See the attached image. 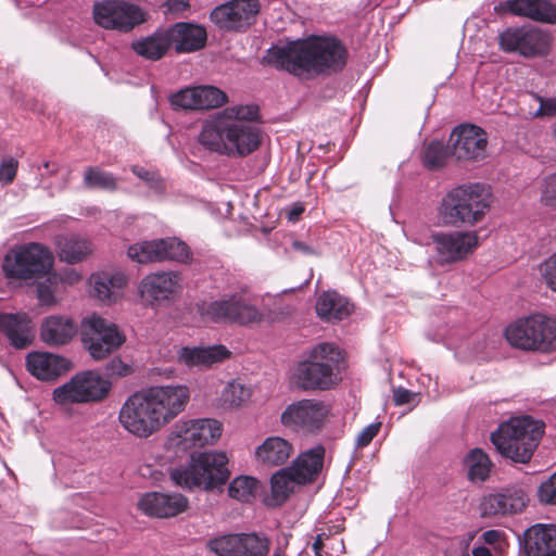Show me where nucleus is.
Wrapping results in <instances>:
<instances>
[{
	"label": "nucleus",
	"instance_id": "nucleus-1",
	"mask_svg": "<svg viewBox=\"0 0 556 556\" xmlns=\"http://www.w3.org/2000/svg\"><path fill=\"white\" fill-rule=\"evenodd\" d=\"M256 109L235 105L204 121L198 135L199 144L206 151L227 157H244L261 146L262 131L251 119Z\"/></svg>",
	"mask_w": 556,
	"mask_h": 556
},
{
	"label": "nucleus",
	"instance_id": "nucleus-2",
	"mask_svg": "<svg viewBox=\"0 0 556 556\" xmlns=\"http://www.w3.org/2000/svg\"><path fill=\"white\" fill-rule=\"evenodd\" d=\"M345 49L333 38L280 42L269 48L264 61L293 75L339 71L345 64Z\"/></svg>",
	"mask_w": 556,
	"mask_h": 556
},
{
	"label": "nucleus",
	"instance_id": "nucleus-3",
	"mask_svg": "<svg viewBox=\"0 0 556 556\" xmlns=\"http://www.w3.org/2000/svg\"><path fill=\"white\" fill-rule=\"evenodd\" d=\"M490 203L491 193L484 185H460L442 198L438 215L444 226H473L483 219Z\"/></svg>",
	"mask_w": 556,
	"mask_h": 556
},
{
	"label": "nucleus",
	"instance_id": "nucleus-4",
	"mask_svg": "<svg viewBox=\"0 0 556 556\" xmlns=\"http://www.w3.org/2000/svg\"><path fill=\"white\" fill-rule=\"evenodd\" d=\"M544 431V424L529 416L515 417L502 422L492 432L491 442L496 451L515 463H528Z\"/></svg>",
	"mask_w": 556,
	"mask_h": 556
},
{
	"label": "nucleus",
	"instance_id": "nucleus-5",
	"mask_svg": "<svg viewBox=\"0 0 556 556\" xmlns=\"http://www.w3.org/2000/svg\"><path fill=\"white\" fill-rule=\"evenodd\" d=\"M340 349L328 342L311 349L307 358L300 362L294 372L296 384L303 390H329L340 380Z\"/></svg>",
	"mask_w": 556,
	"mask_h": 556
},
{
	"label": "nucleus",
	"instance_id": "nucleus-6",
	"mask_svg": "<svg viewBox=\"0 0 556 556\" xmlns=\"http://www.w3.org/2000/svg\"><path fill=\"white\" fill-rule=\"evenodd\" d=\"M197 312L202 320L222 325L249 326L262 321L264 317L247 288L202 301L197 304Z\"/></svg>",
	"mask_w": 556,
	"mask_h": 556
},
{
	"label": "nucleus",
	"instance_id": "nucleus-7",
	"mask_svg": "<svg viewBox=\"0 0 556 556\" xmlns=\"http://www.w3.org/2000/svg\"><path fill=\"white\" fill-rule=\"evenodd\" d=\"M228 457L224 452H203L192 455L188 466L175 468L170 478L176 485L187 490H213L229 477Z\"/></svg>",
	"mask_w": 556,
	"mask_h": 556
},
{
	"label": "nucleus",
	"instance_id": "nucleus-8",
	"mask_svg": "<svg viewBox=\"0 0 556 556\" xmlns=\"http://www.w3.org/2000/svg\"><path fill=\"white\" fill-rule=\"evenodd\" d=\"M505 337L511 346L520 350L556 352V319L541 314L520 318L506 328Z\"/></svg>",
	"mask_w": 556,
	"mask_h": 556
},
{
	"label": "nucleus",
	"instance_id": "nucleus-9",
	"mask_svg": "<svg viewBox=\"0 0 556 556\" xmlns=\"http://www.w3.org/2000/svg\"><path fill=\"white\" fill-rule=\"evenodd\" d=\"M53 261L47 248L31 242L11 249L3 258L2 270L9 279L35 280L49 275Z\"/></svg>",
	"mask_w": 556,
	"mask_h": 556
},
{
	"label": "nucleus",
	"instance_id": "nucleus-10",
	"mask_svg": "<svg viewBox=\"0 0 556 556\" xmlns=\"http://www.w3.org/2000/svg\"><path fill=\"white\" fill-rule=\"evenodd\" d=\"M222 431L223 426L216 419H179L170 427L165 447L178 456L194 447L215 443Z\"/></svg>",
	"mask_w": 556,
	"mask_h": 556
},
{
	"label": "nucleus",
	"instance_id": "nucleus-11",
	"mask_svg": "<svg viewBox=\"0 0 556 556\" xmlns=\"http://www.w3.org/2000/svg\"><path fill=\"white\" fill-rule=\"evenodd\" d=\"M111 383L98 372L88 370L75 375L66 383L54 389L53 401L62 406L97 402L106 396Z\"/></svg>",
	"mask_w": 556,
	"mask_h": 556
},
{
	"label": "nucleus",
	"instance_id": "nucleus-12",
	"mask_svg": "<svg viewBox=\"0 0 556 556\" xmlns=\"http://www.w3.org/2000/svg\"><path fill=\"white\" fill-rule=\"evenodd\" d=\"M81 340L91 357L99 361L118 349L125 336L115 324L93 314L83 320Z\"/></svg>",
	"mask_w": 556,
	"mask_h": 556
},
{
	"label": "nucleus",
	"instance_id": "nucleus-13",
	"mask_svg": "<svg viewBox=\"0 0 556 556\" xmlns=\"http://www.w3.org/2000/svg\"><path fill=\"white\" fill-rule=\"evenodd\" d=\"M122 427L139 439H147L163 426L142 391L130 395L122 405L118 414Z\"/></svg>",
	"mask_w": 556,
	"mask_h": 556
},
{
	"label": "nucleus",
	"instance_id": "nucleus-14",
	"mask_svg": "<svg viewBox=\"0 0 556 556\" xmlns=\"http://www.w3.org/2000/svg\"><path fill=\"white\" fill-rule=\"evenodd\" d=\"M92 14L100 27L121 33H128L146 21V13L140 7L122 0L97 1Z\"/></svg>",
	"mask_w": 556,
	"mask_h": 556
},
{
	"label": "nucleus",
	"instance_id": "nucleus-15",
	"mask_svg": "<svg viewBox=\"0 0 556 556\" xmlns=\"http://www.w3.org/2000/svg\"><path fill=\"white\" fill-rule=\"evenodd\" d=\"M260 9L258 0H230L215 7L210 20L222 31L243 33L255 22Z\"/></svg>",
	"mask_w": 556,
	"mask_h": 556
},
{
	"label": "nucleus",
	"instance_id": "nucleus-16",
	"mask_svg": "<svg viewBox=\"0 0 556 556\" xmlns=\"http://www.w3.org/2000/svg\"><path fill=\"white\" fill-rule=\"evenodd\" d=\"M431 239L435 250V260L440 265L463 261L479 245V237L476 231H435L431 235Z\"/></svg>",
	"mask_w": 556,
	"mask_h": 556
},
{
	"label": "nucleus",
	"instance_id": "nucleus-17",
	"mask_svg": "<svg viewBox=\"0 0 556 556\" xmlns=\"http://www.w3.org/2000/svg\"><path fill=\"white\" fill-rule=\"evenodd\" d=\"M489 136L473 124H460L450 135L451 155L457 161L479 162L488 155Z\"/></svg>",
	"mask_w": 556,
	"mask_h": 556
},
{
	"label": "nucleus",
	"instance_id": "nucleus-18",
	"mask_svg": "<svg viewBox=\"0 0 556 556\" xmlns=\"http://www.w3.org/2000/svg\"><path fill=\"white\" fill-rule=\"evenodd\" d=\"M127 255L140 264L166 260L185 262L189 257V249L177 238H163L137 242L128 248Z\"/></svg>",
	"mask_w": 556,
	"mask_h": 556
},
{
	"label": "nucleus",
	"instance_id": "nucleus-19",
	"mask_svg": "<svg viewBox=\"0 0 556 556\" xmlns=\"http://www.w3.org/2000/svg\"><path fill=\"white\" fill-rule=\"evenodd\" d=\"M162 426L169 424L185 410L190 392L186 386H157L142 391Z\"/></svg>",
	"mask_w": 556,
	"mask_h": 556
},
{
	"label": "nucleus",
	"instance_id": "nucleus-20",
	"mask_svg": "<svg viewBox=\"0 0 556 556\" xmlns=\"http://www.w3.org/2000/svg\"><path fill=\"white\" fill-rule=\"evenodd\" d=\"M328 413L324 402L305 399L288 405L281 414V422L295 431L315 433L323 428Z\"/></svg>",
	"mask_w": 556,
	"mask_h": 556
},
{
	"label": "nucleus",
	"instance_id": "nucleus-21",
	"mask_svg": "<svg viewBox=\"0 0 556 556\" xmlns=\"http://www.w3.org/2000/svg\"><path fill=\"white\" fill-rule=\"evenodd\" d=\"M500 46L506 52H518L523 56H533L547 52L549 37L536 27H510L500 35Z\"/></svg>",
	"mask_w": 556,
	"mask_h": 556
},
{
	"label": "nucleus",
	"instance_id": "nucleus-22",
	"mask_svg": "<svg viewBox=\"0 0 556 556\" xmlns=\"http://www.w3.org/2000/svg\"><path fill=\"white\" fill-rule=\"evenodd\" d=\"M181 289L177 271H155L147 275L139 285L140 296L151 305L173 300Z\"/></svg>",
	"mask_w": 556,
	"mask_h": 556
},
{
	"label": "nucleus",
	"instance_id": "nucleus-23",
	"mask_svg": "<svg viewBox=\"0 0 556 556\" xmlns=\"http://www.w3.org/2000/svg\"><path fill=\"white\" fill-rule=\"evenodd\" d=\"M189 501L177 492H147L138 501V508L147 516L172 518L187 510Z\"/></svg>",
	"mask_w": 556,
	"mask_h": 556
},
{
	"label": "nucleus",
	"instance_id": "nucleus-24",
	"mask_svg": "<svg viewBox=\"0 0 556 556\" xmlns=\"http://www.w3.org/2000/svg\"><path fill=\"white\" fill-rule=\"evenodd\" d=\"M227 96L214 86H197L185 88L170 97L175 108L185 110H208L223 105Z\"/></svg>",
	"mask_w": 556,
	"mask_h": 556
},
{
	"label": "nucleus",
	"instance_id": "nucleus-25",
	"mask_svg": "<svg viewBox=\"0 0 556 556\" xmlns=\"http://www.w3.org/2000/svg\"><path fill=\"white\" fill-rule=\"evenodd\" d=\"M495 10L539 23L556 24V4L549 0H506Z\"/></svg>",
	"mask_w": 556,
	"mask_h": 556
},
{
	"label": "nucleus",
	"instance_id": "nucleus-26",
	"mask_svg": "<svg viewBox=\"0 0 556 556\" xmlns=\"http://www.w3.org/2000/svg\"><path fill=\"white\" fill-rule=\"evenodd\" d=\"M0 332L17 350L26 349L35 339V325L26 313H0Z\"/></svg>",
	"mask_w": 556,
	"mask_h": 556
},
{
	"label": "nucleus",
	"instance_id": "nucleus-27",
	"mask_svg": "<svg viewBox=\"0 0 556 556\" xmlns=\"http://www.w3.org/2000/svg\"><path fill=\"white\" fill-rule=\"evenodd\" d=\"M529 498L520 488L507 489L502 493L489 494L483 498L480 509L483 516H497L521 511Z\"/></svg>",
	"mask_w": 556,
	"mask_h": 556
},
{
	"label": "nucleus",
	"instance_id": "nucleus-28",
	"mask_svg": "<svg viewBox=\"0 0 556 556\" xmlns=\"http://www.w3.org/2000/svg\"><path fill=\"white\" fill-rule=\"evenodd\" d=\"M27 370L39 380H55L64 375L71 363L56 354L48 352H31L26 357Z\"/></svg>",
	"mask_w": 556,
	"mask_h": 556
},
{
	"label": "nucleus",
	"instance_id": "nucleus-29",
	"mask_svg": "<svg viewBox=\"0 0 556 556\" xmlns=\"http://www.w3.org/2000/svg\"><path fill=\"white\" fill-rule=\"evenodd\" d=\"M170 46L177 53H190L204 48L207 40L206 29L197 24L179 22L168 29Z\"/></svg>",
	"mask_w": 556,
	"mask_h": 556
},
{
	"label": "nucleus",
	"instance_id": "nucleus-30",
	"mask_svg": "<svg viewBox=\"0 0 556 556\" xmlns=\"http://www.w3.org/2000/svg\"><path fill=\"white\" fill-rule=\"evenodd\" d=\"M230 352L222 344L208 346H181L177 351V359L187 367L208 368L228 358Z\"/></svg>",
	"mask_w": 556,
	"mask_h": 556
},
{
	"label": "nucleus",
	"instance_id": "nucleus-31",
	"mask_svg": "<svg viewBox=\"0 0 556 556\" xmlns=\"http://www.w3.org/2000/svg\"><path fill=\"white\" fill-rule=\"evenodd\" d=\"M527 556H556V526L534 525L523 535Z\"/></svg>",
	"mask_w": 556,
	"mask_h": 556
},
{
	"label": "nucleus",
	"instance_id": "nucleus-32",
	"mask_svg": "<svg viewBox=\"0 0 556 556\" xmlns=\"http://www.w3.org/2000/svg\"><path fill=\"white\" fill-rule=\"evenodd\" d=\"M91 294L105 303L115 302L127 285V276L121 271H100L90 277Z\"/></svg>",
	"mask_w": 556,
	"mask_h": 556
},
{
	"label": "nucleus",
	"instance_id": "nucleus-33",
	"mask_svg": "<svg viewBox=\"0 0 556 556\" xmlns=\"http://www.w3.org/2000/svg\"><path fill=\"white\" fill-rule=\"evenodd\" d=\"M77 332L75 323L65 316L51 315L43 319L40 328L41 340L51 346L68 343Z\"/></svg>",
	"mask_w": 556,
	"mask_h": 556
},
{
	"label": "nucleus",
	"instance_id": "nucleus-34",
	"mask_svg": "<svg viewBox=\"0 0 556 556\" xmlns=\"http://www.w3.org/2000/svg\"><path fill=\"white\" fill-rule=\"evenodd\" d=\"M293 453L292 444L280 437H269L255 450V457L264 466L285 464Z\"/></svg>",
	"mask_w": 556,
	"mask_h": 556
},
{
	"label": "nucleus",
	"instance_id": "nucleus-35",
	"mask_svg": "<svg viewBox=\"0 0 556 556\" xmlns=\"http://www.w3.org/2000/svg\"><path fill=\"white\" fill-rule=\"evenodd\" d=\"M352 309L353 305L336 291H326L316 301V313L325 321L342 320Z\"/></svg>",
	"mask_w": 556,
	"mask_h": 556
},
{
	"label": "nucleus",
	"instance_id": "nucleus-36",
	"mask_svg": "<svg viewBox=\"0 0 556 556\" xmlns=\"http://www.w3.org/2000/svg\"><path fill=\"white\" fill-rule=\"evenodd\" d=\"M325 448L321 445L300 454L290 466L300 483L312 482L323 468Z\"/></svg>",
	"mask_w": 556,
	"mask_h": 556
},
{
	"label": "nucleus",
	"instance_id": "nucleus-37",
	"mask_svg": "<svg viewBox=\"0 0 556 556\" xmlns=\"http://www.w3.org/2000/svg\"><path fill=\"white\" fill-rule=\"evenodd\" d=\"M92 251V243L78 235L63 236L58 240L59 257L68 264L84 261Z\"/></svg>",
	"mask_w": 556,
	"mask_h": 556
},
{
	"label": "nucleus",
	"instance_id": "nucleus-38",
	"mask_svg": "<svg viewBox=\"0 0 556 556\" xmlns=\"http://www.w3.org/2000/svg\"><path fill=\"white\" fill-rule=\"evenodd\" d=\"M131 47L137 54L144 59L160 60L170 47L168 30H157L150 36L134 41Z\"/></svg>",
	"mask_w": 556,
	"mask_h": 556
},
{
	"label": "nucleus",
	"instance_id": "nucleus-39",
	"mask_svg": "<svg viewBox=\"0 0 556 556\" xmlns=\"http://www.w3.org/2000/svg\"><path fill=\"white\" fill-rule=\"evenodd\" d=\"M270 483L271 495L277 504L285 502L294 491L295 486L301 484L291 467L278 470L275 475H273Z\"/></svg>",
	"mask_w": 556,
	"mask_h": 556
},
{
	"label": "nucleus",
	"instance_id": "nucleus-40",
	"mask_svg": "<svg viewBox=\"0 0 556 556\" xmlns=\"http://www.w3.org/2000/svg\"><path fill=\"white\" fill-rule=\"evenodd\" d=\"M468 479L472 482L484 481L491 471L492 463L485 452L473 448L464 459Z\"/></svg>",
	"mask_w": 556,
	"mask_h": 556
},
{
	"label": "nucleus",
	"instance_id": "nucleus-41",
	"mask_svg": "<svg viewBox=\"0 0 556 556\" xmlns=\"http://www.w3.org/2000/svg\"><path fill=\"white\" fill-rule=\"evenodd\" d=\"M239 556H266L269 552L270 540L262 533L239 534Z\"/></svg>",
	"mask_w": 556,
	"mask_h": 556
},
{
	"label": "nucleus",
	"instance_id": "nucleus-42",
	"mask_svg": "<svg viewBox=\"0 0 556 556\" xmlns=\"http://www.w3.org/2000/svg\"><path fill=\"white\" fill-rule=\"evenodd\" d=\"M258 481L250 476L235 478L228 486V495L239 502L249 503L258 492Z\"/></svg>",
	"mask_w": 556,
	"mask_h": 556
},
{
	"label": "nucleus",
	"instance_id": "nucleus-43",
	"mask_svg": "<svg viewBox=\"0 0 556 556\" xmlns=\"http://www.w3.org/2000/svg\"><path fill=\"white\" fill-rule=\"evenodd\" d=\"M84 184L89 189L114 191L117 189V178L100 167H88L84 174Z\"/></svg>",
	"mask_w": 556,
	"mask_h": 556
},
{
	"label": "nucleus",
	"instance_id": "nucleus-44",
	"mask_svg": "<svg viewBox=\"0 0 556 556\" xmlns=\"http://www.w3.org/2000/svg\"><path fill=\"white\" fill-rule=\"evenodd\" d=\"M251 396L248 387L238 380L229 381L220 392V403L224 407H238L247 402Z\"/></svg>",
	"mask_w": 556,
	"mask_h": 556
},
{
	"label": "nucleus",
	"instance_id": "nucleus-45",
	"mask_svg": "<svg viewBox=\"0 0 556 556\" xmlns=\"http://www.w3.org/2000/svg\"><path fill=\"white\" fill-rule=\"evenodd\" d=\"M448 154H451L450 143L445 146L442 141H431L422 156L424 165L430 169H437L444 165Z\"/></svg>",
	"mask_w": 556,
	"mask_h": 556
},
{
	"label": "nucleus",
	"instance_id": "nucleus-46",
	"mask_svg": "<svg viewBox=\"0 0 556 556\" xmlns=\"http://www.w3.org/2000/svg\"><path fill=\"white\" fill-rule=\"evenodd\" d=\"M239 534H227L208 542L210 549L218 556H239Z\"/></svg>",
	"mask_w": 556,
	"mask_h": 556
},
{
	"label": "nucleus",
	"instance_id": "nucleus-47",
	"mask_svg": "<svg viewBox=\"0 0 556 556\" xmlns=\"http://www.w3.org/2000/svg\"><path fill=\"white\" fill-rule=\"evenodd\" d=\"M540 201L546 206H556V172L543 177L540 184Z\"/></svg>",
	"mask_w": 556,
	"mask_h": 556
},
{
	"label": "nucleus",
	"instance_id": "nucleus-48",
	"mask_svg": "<svg viewBox=\"0 0 556 556\" xmlns=\"http://www.w3.org/2000/svg\"><path fill=\"white\" fill-rule=\"evenodd\" d=\"M131 172L141 180L146 181L150 188L155 192L161 193L164 191V184L154 172L148 170L140 166H132Z\"/></svg>",
	"mask_w": 556,
	"mask_h": 556
},
{
	"label": "nucleus",
	"instance_id": "nucleus-49",
	"mask_svg": "<svg viewBox=\"0 0 556 556\" xmlns=\"http://www.w3.org/2000/svg\"><path fill=\"white\" fill-rule=\"evenodd\" d=\"M18 168V162L12 156L3 157L0 162V182L10 185L13 182Z\"/></svg>",
	"mask_w": 556,
	"mask_h": 556
},
{
	"label": "nucleus",
	"instance_id": "nucleus-50",
	"mask_svg": "<svg viewBox=\"0 0 556 556\" xmlns=\"http://www.w3.org/2000/svg\"><path fill=\"white\" fill-rule=\"evenodd\" d=\"M538 496L540 502L544 504H556V472L548 480L541 483Z\"/></svg>",
	"mask_w": 556,
	"mask_h": 556
},
{
	"label": "nucleus",
	"instance_id": "nucleus-51",
	"mask_svg": "<svg viewBox=\"0 0 556 556\" xmlns=\"http://www.w3.org/2000/svg\"><path fill=\"white\" fill-rule=\"evenodd\" d=\"M540 271L546 285L556 291V253L546 258L540 266Z\"/></svg>",
	"mask_w": 556,
	"mask_h": 556
},
{
	"label": "nucleus",
	"instance_id": "nucleus-52",
	"mask_svg": "<svg viewBox=\"0 0 556 556\" xmlns=\"http://www.w3.org/2000/svg\"><path fill=\"white\" fill-rule=\"evenodd\" d=\"M55 277L48 276L47 281L40 282L37 287V294L39 302L45 305H51L55 302L54 300V286Z\"/></svg>",
	"mask_w": 556,
	"mask_h": 556
},
{
	"label": "nucleus",
	"instance_id": "nucleus-53",
	"mask_svg": "<svg viewBox=\"0 0 556 556\" xmlns=\"http://www.w3.org/2000/svg\"><path fill=\"white\" fill-rule=\"evenodd\" d=\"M381 428V422H374L365 428L357 434L355 440V445L358 448H363L372 441V439L379 433Z\"/></svg>",
	"mask_w": 556,
	"mask_h": 556
},
{
	"label": "nucleus",
	"instance_id": "nucleus-54",
	"mask_svg": "<svg viewBox=\"0 0 556 556\" xmlns=\"http://www.w3.org/2000/svg\"><path fill=\"white\" fill-rule=\"evenodd\" d=\"M393 400L397 406L405 404L416 405L419 401L417 393L402 387L393 390Z\"/></svg>",
	"mask_w": 556,
	"mask_h": 556
},
{
	"label": "nucleus",
	"instance_id": "nucleus-55",
	"mask_svg": "<svg viewBox=\"0 0 556 556\" xmlns=\"http://www.w3.org/2000/svg\"><path fill=\"white\" fill-rule=\"evenodd\" d=\"M536 100L540 103L538 111L534 113L535 117L539 116H554L556 115V98H543L536 96Z\"/></svg>",
	"mask_w": 556,
	"mask_h": 556
},
{
	"label": "nucleus",
	"instance_id": "nucleus-56",
	"mask_svg": "<svg viewBox=\"0 0 556 556\" xmlns=\"http://www.w3.org/2000/svg\"><path fill=\"white\" fill-rule=\"evenodd\" d=\"M108 370L111 375L124 377L130 374L131 368L124 364L119 358H114L108 364Z\"/></svg>",
	"mask_w": 556,
	"mask_h": 556
},
{
	"label": "nucleus",
	"instance_id": "nucleus-57",
	"mask_svg": "<svg viewBox=\"0 0 556 556\" xmlns=\"http://www.w3.org/2000/svg\"><path fill=\"white\" fill-rule=\"evenodd\" d=\"M501 538H502V532L498 530H488V531L483 532L481 535V540L483 541V543L489 544V545L497 544L500 542Z\"/></svg>",
	"mask_w": 556,
	"mask_h": 556
},
{
	"label": "nucleus",
	"instance_id": "nucleus-58",
	"mask_svg": "<svg viewBox=\"0 0 556 556\" xmlns=\"http://www.w3.org/2000/svg\"><path fill=\"white\" fill-rule=\"evenodd\" d=\"M292 248L294 251L302 253L304 255H312L315 253L312 247L300 240H293Z\"/></svg>",
	"mask_w": 556,
	"mask_h": 556
},
{
	"label": "nucleus",
	"instance_id": "nucleus-59",
	"mask_svg": "<svg viewBox=\"0 0 556 556\" xmlns=\"http://www.w3.org/2000/svg\"><path fill=\"white\" fill-rule=\"evenodd\" d=\"M189 5V0H168L167 7L169 11L179 12Z\"/></svg>",
	"mask_w": 556,
	"mask_h": 556
},
{
	"label": "nucleus",
	"instance_id": "nucleus-60",
	"mask_svg": "<svg viewBox=\"0 0 556 556\" xmlns=\"http://www.w3.org/2000/svg\"><path fill=\"white\" fill-rule=\"evenodd\" d=\"M81 276L74 269H71L64 274L62 277V280H64L66 283L74 285L78 281H80Z\"/></svg>",
	"mask_w": 556,
	"mask_h": 556
},
{
	"label": "nucleus",
	"instance_id": "nucleus-61",
	"mask_svg": "<svg viewBox=\"0 0 556 556\" xmlns=\"http://www.w3.org/2000/svg\"><path fill=\"white\" fill-rule=\"evenodd\" d=\"M303 212H304V207L302 205H294L293 208L289 213V219L290 220L298 219Z\"/></svg>",
	"mask_w": 556,
	"mask_h": 556
},
{
	"label": "nucleus",
	"instance_id": "nucleus-62",
	"mask_svg": "<svg viewBox=\"0 0 556 556\" xmlns=\"http://www.w3.org/2000/svg\"><path fill=\"white\" fill-rule=\"evenodd\" d=\"M472 556H492V554L485 546H477L472 549Z\"/></svg>",
	"mask_w": 556,
	"mask_h": 556
},
{
	"label": "nucleus",
	"instance_id": "nucleus-63",
	"mask_svg": "<svg viewBox=\"0 0 556 556\" xmlns=\"http://www.w3.org/2000/svg\"><path fill=\"white\" fill-rule=\"evenodd\" d=\"M271 556H287L286 555V552H285V547L282 546H277L273 553Z\"/></svg>",
	"mask_w": 556,
	"mask_h": 556
},
{
	"label": "nucleus",
	"instance_id": "nucleus-64",
	"mask_svg": "<svg viewBox=\"0 0 556 556\" xmlns=\"http://www.w3.org/2000/svg\"><path fill=\"white\" fill-rule=\"evenodd\" d=\"M552 134H553V137L555 138L556 140V122L554 123V125L552 126Z\"/></svg>",
	"mask_w": 556,
	"mask_h": 556
}]
</instances>
